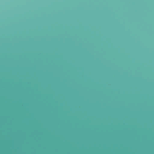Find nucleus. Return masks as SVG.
<instances>
[{
  "label": "nucleus",
  "mask_w": 154,
  "mask_h": 154,
  "mask_svg": "<svg viewBox=\"0 0 154 154\" xmlns=\"http://www.w3.org/2000/svg\"><path fill=\"white\" fill-rule=\"evenodd\" d=\"M67 97H69V96H67Z\"/></svg>",
  "instance_id": "f257e3e1"
},
{
  "label": "nucleus",
  "mask_w": 154,
  "mask_h": 154,
  "mask_svg": "<svg viewBox=\"0 0 154 154\" xmlns=\"http://www.w3.org/2000/svg\"><path fill=\"white\" fill-rule=\"evenodd\" d=\"M67 97H69V96H67Z\"/></svg>",
  "instance_id": "f03ea898"
},
{
  "label": "nucleus",
  "mask_w": 154,
  "mask_h": 154,
  "mask_svg": "<svg viewBox=\"0 0 154 154\" xmlns=\"http://www.w3.org/2000/svg\"><path fill=\"white\" fill-rule=\"evenodd\" d=\"M60 96V97H61V96Z\"/></svg>",
  "instance_id": "20e7f679"
},
{
  "label": "nucleus",
  "mask_w": 154,
  "mask_h": 154,
  "mask_svg": "<svg viewBox=\"0 0 154 154\" xmlns=\"http://www.w3.org/2000/svg\"><path fill=\"white\" fill-rule=\"evenodd\" d=\"M67 97H69V96H67Z\"/></svg>",
  "instance_id": "7ed1b4c3"
}]
</instances>
